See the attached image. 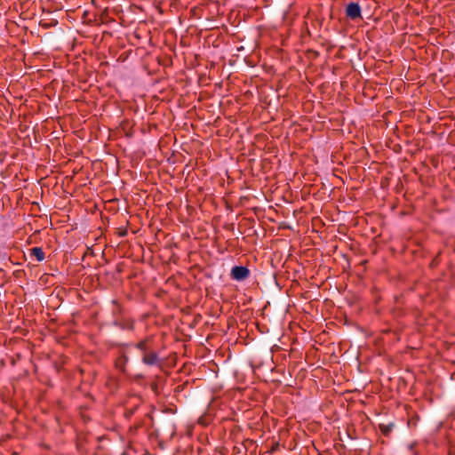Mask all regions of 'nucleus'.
<instances>
[{
    "label": "nucleus",
    "mask_w": 455,
    "mask_h": 455,
    "mask_svg": "<svg viewBox=\"0 0 455 455\" xmlns=\"http://www.w3.org/2000/svg\"><path fill=\"white\" fill-rule=\"evenodd\" d=\"M250 275V270L243 266H235L231 269L230 276L235 281H243Z\"/></svg>",
    "instance_id": "nucleus-1"
},
{
    "label": "nucleus",
    "mask_w": 455,
    "mask_h": 455,
    "mask_svg": "<svg viewBox=\"0 0 455 455\" xmlns=\"http://www.w3.org/2000/svg\"><path fill=\"white\" fill-rule=\"evenodd\" d=\"M416 423L412 420V419H410L409 422H408V425L411 426V425H415Z\"/></svg>",
    "instance_id": "nucleus-10"
},
{
    "label": "nucleus",
    "mask_w": 455,
    "mask_h": 455,
    "mask_svg": "<svg viewBox=\"0 0 455 455\" xmlns=\"http://www.w3.org/2000/svg\"><path fill=\"white\" fill-rule=\"evenodd\" d=\"M149 344H150V340L146 339H143V340L138 342L135 345V347L137 349H139L142 353V355H143L151 349Z\"/></svg>",
    "instance_id": "nucleus-4"
},
{
    "label": "nucleus",
    "mask_w": 455,
    "mask_h": 455,
    "mask_svg": "<svg viewBox=\"0 0 455 455\" xmlns=\"http://www.w3.org/2000/svg\"><path fill=\"white\" fill-rule=\"evenodd\" d=\"M174 435H175V432L172 429H171V431L169 433V438L170 439L172 438Z\"/></svg>",
    "instance_id": "nucleus-9"
},
{
    "label": "nucleus",
    "mask_w": 455,
    "mask_h": 455,
    "mask_svg": "<svg viewBox=\"0 0 455 455\" xmlns=\"http://www.w3.org/2000/svg\"><path fill=\"white\" fill-rule=\"evenodd\" d=\"M30 255L35 257L37 261H43L44 259V252L41 247H34L30 250Z\"/></svg>",
    "instance_id": "nucleus-5"
},
{
    "label": "nucleus",
    "mask_w": 455,
    "mask_h": 455,
    "mask_svg": "<svg viewBox=\"0 0 455 455\" xmlns=\"http://www.w3.org/2000/svg\"><path fill=\"white\" fill-rule=\"evenodd\" d=\"M149 437H150V438H154V437H156V439H158V440H159V444H160L161 446H163V443H164V441H165V440H164V436L162 435V434H161L157 429H156L154 432H152L151 434H149Z\"/></svg>",
    "instance_id": "nucleus-7"
},
{
    "label": "nucleus",
    "mask_w": 455,
    "mask_h": 455,
    "mask_svg": "<svg viewBox=\"0 0 455 455\" xmlns=\"http://www.w3.org/2000/svg\"><path fill=\"white\" fill-rule=\"evenodd\" d=\"M141 360L144 364L148 366L157 365L160 361L158 354L152 349L143 355Z\"/></svg>",
    "instance_id": "nucleus-2"
},
{
    "label": "nucleus",
    "mask_w": 455,
    "mask_h": 455,
    "mask_svg": "<svg viewBox=\"0 0 455 455\" xmlns=\"http://www.w3.org/2000/svg\"><path fill=\"white\" fill-rule=\"evenodd\" d=\"M382 429L384 430V434L387 435L391 431L392 428L387 427V428H382Z\"/></svg>",
    "instance_id": "nucleus-8"
},
{
    "label": "nucleus",
    "mask_w": 455,
    "mask_h": 455,
    "mask_svg": "<svg viewBox=\"0 0 455 455\" xmlns=\"http://www.w3.org/2000/svg\"><path fill=\"white\" fill-rule=\"evenodd\" d=\"M354 431H350V428H344V433L339 432V439L340 442H345L346 439L354 440L356 437L353 435Z\"/></svg>",
    "instance_id": "nucleus-6"
},
{
    "label": "nucleus",
    "mask_w": 455,
    "mask_h": 455,
    "mask_svg": "<svg viewBox=\"0 0 455 455\" xmlns=\"http://www.w3.org/2000/svg\"><path fill=\"white\" fill-rule=\"evenodd\" d=\"M12 455H18L16 452H13Z\"/></svg>",
    "instance_id": "nucleus-12"
},
{
    "label": "nucleus",
    "mask_w": 455,
    "mask_h": 455,
    "mask_svg": "<svg viewBox=\"0 0 455 455\" xmlns=\"http://www.w3.org/2000/svg\"><path fill=\"white\" fill-rule=\"evenodd\" d=\"M346 15L351 20L361 18V7L357 3H349L346 8Z\"/></svg>",
    "instance_id": "nucleus-3"
},
{
    "label": "nucleus",
    "mask_w": 455,
    "mask_h": 455,
    "mask_svg": "<svg viewBox=\"0 0 455 455\" xmlns=\"http://www.w3.org/2000/svg\"><path fill=\"white\" fill-rule=\"evenodd\" d=\"M412 447H413V444H410V445H409V449H410V450H411V449H412Z\"/></svg>",
    "instance_id": "nucleus-11"
}]
</instances>
